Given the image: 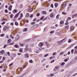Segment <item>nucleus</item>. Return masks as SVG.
Returning a JSON list of instances; mask_svg holds the SVG:
<instances>
[{
  "label": "nucleus",
  "instance_id": "obj_11",
  "mask_svg": "<svg viewBox=\"0 0 77 77\" xmlns=\"http://www.w3.org/2000/svg\"><path fill=\"white\" fill-rule=\"evenodd\" d=\"M32 9L31 8H29L28 9V11H29V12H31L32 11Z\"/></svg>",
  "mask_w": 77,
  "mask_h": 77
},
{
  "label": "nucleus",
  "instance_id": "obj_46",
  "mask_svg": "<svg viewBox=\"0 0 77 77\" xmlns=\"http://www.w3.org/2000/svg\"><path fill=\"white\" fill-rule=\"evenodd\" d=\"M67 61H68V59H64V61L65 62H66Z\"/></svg>",
  "mask_w": 77,
  "mask_h": 77
},
{
  "label": "nucleus",
  "instance_id": "obj_15",
  "mask_svg": "<svg viewBox=\"0 0 77 77\" xmlns=\"http://www.w3.org/2000/svg\"><path fill=\"white\" fill-rule=\"evenodd\" d=\"M19 44H20V46H21V47H23L24 46V45H25L24 44H21L20 43H19Z\"/></svg>",
  "mask_w": 77,
  "mask_h": 77
},
{
  "label": "nucleus",
  "instance_id": "obj_44",
  "mask_svg": "<svg viewBox=\"0 0 77 77\" xmlns=\"http://www.w3.org/2000/svg\"><path fill=\"white\" fill-rule=\"evenodd\" d=\"M17 55L18 56H20L21 55V53H17Z\"/></svg>",
  "mask_w": 77,
  "mask_h": 77
},
{
  "label": "nucleus",
  "instance_id": "obj_7",
  "mask_svg": "<svg viewBox=\"0 0 77 77\" xmlns=\"http://www.w3.org/2000/svg\"><path fill=\"white\" fill-rule=\"evenodd\" d=\"M43 44L41 42L38 45L39 47H42L43 46Z\"/></svg>",
  "mask_w": 77,
  "mask_h": 77
},
{
  "label": "nucleus",
  "instance_id": "obj_22",
  "mask_svg": "<svg viewBox=\"0 0 77 77\" xmlns=\"http://www.w3.org/2000/svg\"><path fill=\"white\" fill-rule=\"evenodd\" d=\"M54 33V30H52L50 32V34H52Z\"/></svg>",
  "mask_w": 77,
  "mask_h": 77
},
{
  "label": "nucleus",
  "instance_id": "obj_52",
  "mask_svg": "<svg viewBox=\"0 0 77 77\" xmlns=\"http://www.w3.org/2000/svg\"><path fill=\"white\" fill-rule=\"evenodd\" d=\"M21 18L22 17H19L18 19V20H21Z\"/></svg>",
  "mask_w": 77,
  "mask_h": 77
},
{
  "label": "nucleus",
  "instance_id": "obj_41",
  "mask_svg": "<svg viewBox=\"0 0 77 77\" xmlns=\"http://www.w3.org/2000/svg\"><path fill=\"white\" fill-rule=\"evenodd\" d=\"M74 51V49H72L71 51V54H73V52Z\"/></svg>",
  "mask_w": 77,
  "mask_h": 77
},
{
  "label": "nucleus",
  "instance_id": "obj_27",
  "mask_svg": "<svg viewBox=\"0 0 77 77\" xmlns=\"http://www.w3.org/2000/svg\"><path fill=\"white\" fill-rule=\"evenodd\" d=\"M75 20H73L72 21H71L70 22H71V23H74V22H75Z\"/></svg>",
  "mask_w": 77,
  "mask_h": 77
},
{
  "label": "nucleus",
  "instance_id": "obj_49",
  "mask_svg": "<svg viewBox=\"0 0 77 77\" xmlns=\"http://www.w3.org/2000/svg\"><path fill=\"white\" fill-rule=\"evenodd\" d=\"M37 69L35 70V71H34V73H35L37 72Z\"/></svg>",
  "mask_w": 77,
  "mask_h": 77
},
{
  "label": "nucleus",
  "instance_id": "obj_8",
  "mask_svg": "<svg viewBox=\"0 0 77 77\" xmlns=\"http://www.w3.org/2000/svg\"><path fill=\"white\" fill-rule=\"evenodd\" d=\"M64 28H65V29H67V30L69 29V25H68L67 26H65V27Z\"/></svg>",
  "mask_w": 77,
  "mask_h": 77
},
{
  "label": "nucleus",
  "instance_id": "obj_51",
  "mask_svg": "<svg viewBox=\"0 0 77 77\" xmlns=\"http://www.w3.org/2000/svg\"><path fill=\"white\" fill-rule=\"evenodd\" d=\"M7 54H8V56H10V53H9V52H8L7 53Z\"/></svg>",
  "mask_w": 77,
  "mask_h": 77
},
{
  "label": "nucleus",
  "instance_id": "obj_59",
  "mask_svg": "<svg viewBox=\"0 0 77 77\" xmlns=\"http://www.w3.org/2000/svg\"><path fill=\"white\" fill-rule=\"evenodd\" d=\"M63 54V52H61V53H60V55H62V54Z\"/></svg>",
  "mask_w": 77,
  "mask_h": 77
},
{
  "label": "nucleus",
  "instance_id": "obj_55",
  "mask_svg": "<svg viewBox=\"0 0 77 77\" xmlns=\"http://www.w3.org/2000/svg\"><path fill=\"white\" fill-rule=\"evenodd\" d=\"M51 58H55V56H51V57H50Z\"/></svg>",
  "mask_w": 77,
  "mask_h": 77
},
{
  "label": "nucleus",
  "instance_id": "obj_6",
  "mask_svg": "<svg viewBox=\"0 0 77 77\" xmlns=\"http://www.w3.org/2000/svg\"><path fill=\"white\" fill-rule=\"evenodd\" d=\"M45 44L46 45H47V47L48 48L49 47H50V45L48 44V43L47 42H45Z\"/></svg>",
  "mask_w": 77,
  "mask_h": 77
},
{
  "label": "nucleus",
  "instance_id": "obj_20",
  "mask_svg": "<svg viewBox=\"0 0 77 77\" xmlns=\"http://www.w3.org/2000/svg\"><path fill=\"white\" fill-rule=\"evenodd\" d=\"M57 54V53L56 52H54L53 53L52 56H54L55 55H56Z\"/></svg>",
  "mask_w": 77,
  "mask_h": 77
},
{
  "label": "nucleus",
  "instance_id": "obj_2",
  "mask_svg": "<svg viewBox=\"0 0 77 77\" xmlns=\"http://www.w3.org/2000/svg\"><path fill=\"white\" fill-rule=\"evenodd\" d=\"M0 53L1 55H4L5 54V51L4 50L1 51Z\"/></svg>",
  "mask_w": 77,
  "mask_h": 77
},
{
  "label": "nucleus",
  "instance_id": "obj_31",
  "mask_svg": "<svg viewBox=\"0 0 77 77\" xmlns=\"http://www.w3.org/2000/svg\"><path fill=\"white\" fill-rule=\"evenodd\" d=\"M14 45V43H10V44H9L8 45Z\"/></svg>",
  "mask_w": 77,
  "mask_h": 77
},
{
  "label": "nucleus",
  "instance_id": "obj_21",
  "mask_svg": "<svg viewBox=\"0 0 77 77\" xmlns=\"http://www.w3.org/2000/svg\"><path fill=\"white\" fill-rule=\"evenodd\" d=\"M10 18L12 19L14 17V15L13 14H11L10 15Z\"/></svg>",
  "mask_w": 77,
  "mask_h": 77
},
{
  "label": "nucleus",
  "instance_id": "obj_32",
  "mask_svg": "<svg viewBox=\"0 0 77 77\" xmlns=\"http://www.w3.org/2000/svg\"><path fill=\"white\" fill-rule=\"evenodd\" d=\"M71 19H72V18H71V17H68V18H67V20H70Z\"/></svg>",
  "mask_w": 77,
  "mask_h": 77
},
{
  "label": "nucleus",
  "instance_id": "obj_18",
  "mask_svg": "<svg viewBox=\"0 0 77 77\" xmlns=\"http://www.w3.org/2000/svg\"><path fill=\"white\" fill-rule=\"evenodd\" d=\"M25 75V73H24L22 75H21V76H19V77H23Z\"/></svg>",
  "mask_w": 77,
  "mask_h": 77
},
{
  "label": "nucleus",
  "instance_id": "obj_29",
  "mask_svg": "<svg viewBox=\"0 0 77 77\" xmlns=\"http://www.w3.org/2000/svg\"><path fill=\"white\" fill-rule=\"evenodd\" d=\"M48 56V54H46L45 55H44V57H47V56Z\"/></svg>",
  "mask_w": 77,
  "mask_h": 77
},
{
  "label": "nucleus",
  "instance_id": "obj_5",
  "mask_svg": "<svg viewBox=\"0 0 77 77\" xmlns=\"http://www.w3.org/2000/svg\"><path fill=\"white\" fill-rule=\"evenodd\" d=\"M9 28L8 27H7L6 26H5V27H4V28H3V30L4 31H5V30L7 29H9Z\"/></svg>",
  "mask_w": 77,
  "mask_h": 77
},
{
  "label": "nucleus",
  "instance_id": "obj_39",
  "mask_svg": "<svg viewBox=\"0 0 77 77\" xmlns=\"http://www.w3.org/2000/svg\"><path fill=\"white\" fill-rule=\"evenodd\" d=\"M74 44H72L71 45H70V46L69 48H70L74 46Z\"/></svg>",
  "mask_w": 77,
  "mask_h": 77
},
{
  "label": "nucleus",
  "instance_id": "obj_62",
  "mask_svg": "<svg viewBox=\"0 0 77 77\" xmlns=\"http://www.w3.org/2000/svg\"><path fill=\"white\" fill-rule=\"evenodd\" d=\"M54 60H52V61H51V63H54Z\"/></svg>",
  "mask_w": 77,
  "mask_h": 77
},
{
  "label": "nucleus",
  "instance_id": "obj_9",
  "mask_svg": "<svg viewBox=\"0 0 77 77\" xmlns=\"http://www.w3.org/2000/svg\"><path fill=\"white\" fill-rule=\"evenodd\" d=\"M12 8V6L10 5V6L8 7V10L9 11H11V9Z\"/></svg>",
  "mask_w": 77,
  "mask_h": 77
},
{
  "label": "nucleus",
  "instance_id": "obj_13",
  "mask_svg": "<svg viewBox=\"0 0 77 77\" xmlns=\"http://www.w3.org/2000/svg\"><path fill=\"white\" fill-rule=\"evenodd\" d=\"M23 51V48H20L19 49V52H20V53H22Z\"/></svg>",
  "mask_w": 77,
  "mask_h": 77
},
{
  "label": "nucleus",
  "instance_id": "obj_47",
  "mask_svg": "<svg viewBox=\"0 0 77 77\" xmlns=\"http://www.w3.org/2000/svg\"><path fill=\"white\" fill-rule=\"evenodd\" d=\"M29 63H32V60H29Z\"/></svg>",
  "mask_w": 77,
  "mask_h": 77
},
{
  "label": "nucleus",
  "instance_id": "obj_30",
  "mask_svg": "<svg viewBox=\"0 0 77 77\" xmlns=\"http://www.w3.org/2000/svg\"><path fill=\"white\" fill-rule=\"evenodd\" d=\"M25 51H28V48L26 47L25 49Z\"/></svg>",
  "mask_w": 77,
  "mask_h": 77
},
{
  "label": "nucleus",
  "instance_id": "obj_61",
  "mask_svg": "<svg viewBox=\"0 0 77 77\" xmlns=\"http://www.w3.org/2000/svg\"><path fill=\"white\" fill-rule=\"evenodd\" d=\"M35 52L38 53H39L38 51L36 50V51H35Z\"/></svg>",
  "mask_w": 77,
  "mask_h": 77
},
{
  "label": "nucleus",
  "instance_id": "obj_16",
  "mask_svg": "<svg viewBox=\"0 0 77 77\" xmlns=\"http://www.w3.org/2000/svg\"><path fill=\"white\" fill-rule=\"evenodd\" d=\"M19 16V14H16L15 15V16L14 17V18H17L18 16Z\"/></svg>",
  "mask_w": 77,
  "mask_h": 77
},
{
  "label": "nucleus",
  "instance_id": "obj_42",
  "mask_svg": "<svg viewBox=\"0 0 77 77\" xmlns=\"http://www.w3.org/2000/svg\"><path fill=\"white\" fill-rule=\"evenodd\" d=\"M6 20V21H7V19H2V21H4V20Z\"/></svg>",
  "mask_w": 77,
  "mask_h": 77
},
{
  "label": "nucleus",
  "instance_id": "obj_10",
  "mask_svg": "<svg viewBox=\"0 0 77 77\" xmlns=\"http://www.w3.org/2000/svg\"><path fill=\"white\" fill-rule=\"evenodd\" d=\"M77 17V14H74V15H72V19H73L74 17Z\"/></svg>",
  "mask_w": 77,
  "mask_h": 77
},
{
  "label": "nucleus",
  "instance_id": "obj_40",
  "mask_svg": "<svg viewBox=\"0 0 77 77\" xmlns=\"http://www.w3.org/2000/svg\"><path fill=\"white\" fill-rule=\"evenodd\" d=\"M26 65H24L23 66H22V69H24L26 68Z\"/></svg>",
  "mask_w": 77,
  "mask_h": 77
},
{
  "label": "nucleus",
  "instance_id": "obj_58",
  "mask_svg": "<svg viewBox=\"0 0 77 77\" xmlns=\"http://www.w3.org/2000/svg\"><path fill=\"white\" fill-rule=\"evenodd\" d=\"M54 15L53 14H51V15H50V17H53Z\"/></svg>",
  "mask_w": 77,
  "mask_h": 77
},
{
  "label": "nucleus",
  "instance_id": "obj_37",
  "mask_svg": "<svg viewBox=\"0 0 77 77\" xmlns=\"http://www.w3.org/2000/svg\"><path fill=\"white\" fill-rule=\"evenodd\" d=\"M47 29V27H46L45 28H44V31L45 32L46 31Z\"/></svg>",
  "mask_w": 77,
  "mask_h": 77
},
{
  "label": "nucleus",
  "instance_id": "obj_3",
  "mask_svg": "<svg viewBox=\"0 0 77 77\" xmlns=\"http://www.w3.org/2000/svg\"><path fill=\"white\" fill-rule=\"evenodd\" d=\"M66 5V2H64L63 3V5H62V7L63 8H64L65 7V6Z\"/></svg>",
  "mask_w": 77,
  "mask_h": 77
},
{
  "label": "nucleus",
  "instance_id": "obj_35",
  "mask_svg": "<svg viewBox=\"0 0 77 77\" xmlns=\"http://www.w3.org/2000/svg\"><path fill=\"white\" fill-rule=\"evenodd\" d=\"M65 63L63 62L61 64V65H62V66H63L65 65Z\"/></svg>",
  "mask_w": 77,
  "mask_h": 77
},
{
  "label": "nucleus",
  "instance_id": "obj_56",
  "mask_svg": "<svg viewBox=\"0 0 77 77\" xmlns=\"http://www.w3.org/2000/svg\"><path fill=\"white\" fill-rule=\"evenodd\" d=\"M5 35V34H1V36L2 37H3Z\"/></svg>",
  "mask_w": 77,
  "mask_h": 77
},
{
  "label": "nucleus",
  "instance_id": "obj_38",
  "mask_svg": "<svg viewBox=\"0 0 77 77\" xmlns=\"http://www.w3.org/2000/svg\"><path fill=\"white\" fill-rule=\"evenodd\" d=\"M72 42V40H71L70 39H69V40L68 41V42L69 43H70Z\"/></svg>",
  "mask_w": 77,
  "mask_h": 77
},
{
  "label": "nucleus",
  "instance_id": "obj_14",
  "mask_svg": "<svg viewBox=\"0 0 77 77\" xmlns=\"http://www.w3.org/2000/svg\"><path fill=\"white\" fill-rule=\"evenodd\" d=\"M25 57L26 58H28L29 57L28 54H25Z\"/></svg>",
  "mask_w": 77,
  "mask_h": 77
},
{
  "label": "nucleus",
  "instance_id": "obj_26",
  "mask_svg": "<svg viewBox=\"0 0 77 77\" xmlns=\"http://www.w3.org/2000/svg\"><path fill=\"white\" fill-rule=\"evenodd\" d=\"M27 29L26 28H25L24 29H23V31L24 32H26V31H27Z\"/></svg>",
  "mask_w": 77,
  "mask_h": 77
},
{
  "label": "nucleus",
  "instance_id": "obj_24",
  "mask_svg": "<svg viewBox=\"0 0 77 77\" xmlns=\"http://www.w3.org/2000/svg\"><path fill=\"white\" fill-rule=\"evenodd\" d=\"M42 14H46V11H42Z\"/></svg>",
  "mask_w": 77,
  "mask_h": 77
},
{
  "label": "nucleus",
  "instance_id": "obj_64",
  "mask_svg": "<svg viewBox=\"0 0 77 77\" xmlns=\"http://www.w3.org/2000/svg\"><path fill=\"white\" fill-rule=\"evenodd\" d=\"M63 23V21H60V23L62 24Z\"/></svg>",
  "mask_w": 77,
  "mask_h": 77
},
{
  "label": "nucleus",
  "instance_id": "obj_50",
  "mask_svg": "<svg viewBox=\"0 0 77 77\" xmlns=\"http://www.w3.org/2000/svg\"><path fill=\"white\" fill-rule=\"evenodd\" d=\"M40 15V14H39V13H37V14H36V16H37V17H39Z\"/></svg>",
  "mask_w": 77,
  "mask_h": 77
},
{
  "label": "nucleus",
  "instance_id": "obj_25",
  "mask_svg": "<svg viewBox=\"0 0 77 77\" xmlns=\"http://www.w3.org/2000/svg\"><path fill=\"white\" fill-rule=\"evenodd\" d=\"M54 76V74L51 73V74H50V76L51 77H53Z\"/></svg>",
  "mask_w": 77,
  "mask_h": 77
},
{
  "label": "nucleus",
  "instance_id": "obj_53",
  "mask_svg": "<svg viewBox=\"0 0 77 77\" xmlns=\"http://www.w3.org/2000/svg\"><path fill=\"white\" fill-rule=\"evenodd\" d=\"M73 27H72V26H71V27H70V30H73Z\"/></svg>",
  "mask_w": 77,
  "mask_h": 77
},
{
  "label": "nucleus",
  "instance_id": "obj_45",
  "mask_svg": "<svg viewBox=\"0 0 77 77\" xmlns=\"http://www.w3.org/2000/svg\"><path fill=\"white\" fill-rule=\"evenodd\" d=\"M21 15L20 16V17H23V14L22 13H21Z\"/></svg>",
  "mask_w": 77,
  "mask_h": 77
},
{
  "label": "nucleus",
  "instance_id": "obj_23",
  "mask_svg": "<svg viewBox=\"0 0 77 77\" xmlns=\"http://www.w3.org/2000/svg\"><path fill=\"white\" fill-rule=\"evenodd\" d=\"M34 26H32V27H31V29L32 30L34 29H35V28L34 27Z\"/></svg>",
  "mask_w": 77,
  "mask_h": 77
},
{
  "label": "nucleus",
  "instance_id": "obj_63",
  "mask_svg": "<svg viewBox=\"0 0 77 77\" xmlns=\"http://www.w3.org/2000/svg\"><path fill=\"white\" fill-rule=\"evenodd\" d=\"M64 71V69H62L60 70V72H63Z\"/></svg>",
  "mask_w": 77,
  "mask_h": 77
},
{
  "label": "nucleus",
  "instance_id": "obj_36",
  "mask_svg": "<svg viewBox=\"0 0 77 77\" xmlns=\"http://www.w3.org/2000/svg\"><path fill=\"white\" fill-rule=\"evenodd\" d=\"M14 47H15L16 48H18L19 47L17 45H14Z\"/></svg>",
  "mask_w": 77,
  "mask_h": 77
},
{
  "label": "nucleus",
  "instance_id": "obj_33",
  "mask_svg": "<svg viewBox=\"0 0 77 77\" xmlns=\"http://www.w3.org/2000/svg\"><path fill=\"white\" fill-rule=\"evenodd\" d=\"M55 7H57V6H58V4L56 3H55V4L54 5Z\"/></svg>",
  "mask_w": 77,
  "mask_h": 77
},
{
  "label": "nucleus",
  "instance_id": "obj_60",
  "mask_svg": "<svg viewBox=\"0 0 77 77\" xmlns=\"http://www.w3.org/2000/svg\"><path fill=\"white\" fill-rule=\"evenodd\" d=\"M5 60V57H3L2 58V60Z\"/></svg>",
  "mask_w": 77,
  "mask_h": 77
},
{
  "label": "nucleus",
  "instance_id": "obj_17",
  "mask_svg": "<svg viewBox=\"0 0 77 77\" xmlns=\"http://www.w3.org/2000/svg\"><path fill=\"white\" fill-rule=\"evenodd\" d=\"M10 37L12 39H14V36H12V35H10Z\"/></svg>",
  "mask_w": 77,
  "mask_h": 77
},
{
  "label": "nucleus",
  "instance_id": "obj_4",
  "mask_svg": "<svg viewBox=\"0 0 77 77\" xmlns=\"http://www.w3.org/2000/svg\"><path fill=\"white\" fill-rule=\"evenodd\" d=\"M20 38V37L18 36H17L16 37L14 41H17Z\"/></svg>",
  "mask_w": 77,
  "mask_h": 77
},
{
  "label": "nucleus",
  "instance_id": "obj_28",
  "mask_svg": "<svg viewBox=\"0 0 77 77\" xmlns=\"http://www.w3.org/2000/svg\"><path fill=\"white\" fill-rule=\"evenodd\" d=\"M11 39H9V40H8V43H10L11 42Z\"/></svg>",
  "mask_w": 77,
  "mask_h": 77
},
{
  "label": "nucleus",
  "instance_id": "obj_54",
  "mask_svg": "<svg viewBox=\"0 0 77 77\" xmlns=\"http://www.w3.org/2000/svg\"><path fill=\"white\" fill-rule=\"evenodd\" d=\"M59 15H57L56 18L57 19H59Z\"/></svg>",
  "mask_w": 77,
  "mask_h": 77
},
{
  "label": "nucleus",
  "instance_id": "obj_34",
  "mask_svg": "<svg viewBox=\"0 0 77 77\" xmlns=\"http://www.w3.org/2000/svg\"><path fill=\"white\" fill-rule=\"evenodd\" d=\"M15 24L16 25V26H18V24L17 22H16L15 23Z\"/></svg>",
  "mask_w": 77,
  "mask_h": 77
},
{
  "label": "nucleus",
  "instance_id": "obj_57",
  "mask_svg": "<svg viewBox=\"0 0 77 77\" xmlns=\"http://www.w3.org/2000/svg\"><path fill=\"white\" fill-rule=\"evenodd\" d=\"M71 73H72L71 72H69V73L68 74V75H69V76H70Z\"/></svg>",
  "mask_w": 77,
  "mask_h": 77
},
{
  "label": "nucleus",
  "instance_id": "obj_48",
  "mask_svg": "<svg viewBox=\"0 0 77 77\" xmlns=\"http://www.w3.org/2000/svg\"><path fill=\"white\" fill-rule=\"evenodd\" d=\"M13 65V63H11V64H9V66L11 67V66Z\"/></svg>",
  "mask_w": 77,
  "mask_h": 77
},
{
  "label": "nucleus",
  "instance_id": "obj_43",
  "mask_svg": "<svg viewBox=\"0 0 77 77\" xmlns=\"http://www.w3.org/2000/svg\"><path fill=\"white\" fill-rule=\"evenodd\" d=\"M44 18H45V16L42 17L40 18V20H42Z\"/></svg>",
  "mask_w": 77,
  "mask_h": 77
},
{
  "label": "nucleus",
  "instance_id": "obj_1",
  "mask_svg": "<svg viewBox=\"0 0 77 77\" xmlns=\"http://www.w3.org/2000/svg\"><path fill=\"white\" fill-rule=\"evenodd\" d=\"M64 40L63 39L60 41H57V44H60V45L62 44L63 43V41Z\"/></svg>",
  "mask_w": 77,
  "mask_h": 77
},
{
  "label": "nucleus",
  "instance_id": "obj_19",
  "mask_svg": "<svg viewBox=\"0 0 77 77\" xmlns=\"http://www.w3.org/2000/svg\"><path fill=\"white\" fill-rule=\"evenodd\" d=\"M25 75V73H24L22 75H21V76H19V77H23Z\"/></svg>",
  "mask_w": 77,
  "mask_h": 77
},
{
  "label": "nucleus",
  "instance_id": "obj_12",
  "mask_svg": "<svg viewBox=\"0 0 77 77\" xmlns=\"http://www.w3.org/2000/svg\"><path fill=\"white\" fill-rule=\"evenodd\" d=\"M26 18H29V13H26Z\"/></svg>",
  "mask_w": 77,
  "mask_h": 77
}]
</instances>
